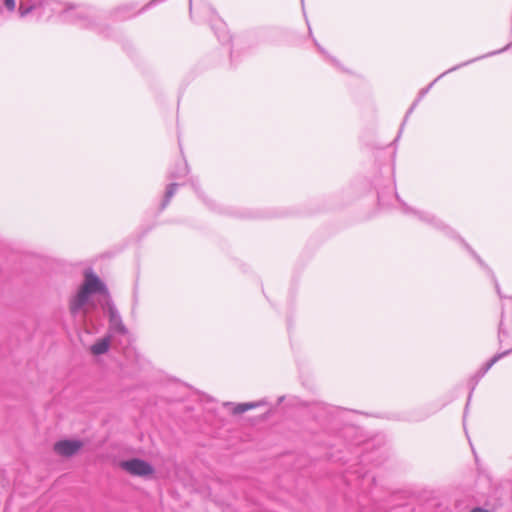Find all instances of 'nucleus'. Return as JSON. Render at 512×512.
Here are the masks:
<instances>
[{
    "instance_id": "f257e3e1",
    "label": "nucleus",
    "mask_w": 512,
    "mask_h": 512,
    "mask_svg": "<svg viewBox=\"0 0 512 512\" xmlns=\"http://www.w3.org/2000/svg\"><path fill=\"white\" fill-rule=\"evenodd\" d=\"M62 21L80 28L102 32L100 18L95 10L84 5H69L61 12Z\"/></svg>"
},
{
    "instance_id": "f03ea898",
    "label": "nucleus",
    "mask_w": 512,
    "mask_h": 512,
    "mask_svg": "<svg viewBox=\"0 0 512 512\" xmlns=\"http://www.w3.org/2000/svg\"><path fill=\"white\" fill-rule=\"evenodd\" d=\"M394 194H395L396 199L398 200V202L400 203V205L402 207L403 213L415 215L420 221L431 225L435 229L444 231L448 236H451V237L456 236L455 231L453 229H451L449 226H447L441 219H439L438 217H436L435 215H433L429 212L418 211V210L412 209L411 207H409L406 203H404L400 199L399 195L396 192H394Z\"/></svg>"
},
{
    "instance_id": "7ed1b4c3",
    "label": "nucleus",
    "mask_w": 512,
    "mask_h": 512,
    "mask_svg": "<svg viewBox=\"0 0 512 512\" xmlns=\"http://www.w3.org/2000/svg\"><path fill=\"white\" fill-rule=\"evenodd\" d=\"M103 310L108 317L110 334H127L128 330L124 325L121 315L112 300L108 297L103 304Z\"/></svg>"
},
{
    "instance_id": "20e7f679",
    "label": "nucleus",
    "mask_w": 512,
    "mask_h": 512,
    "mask_svg": "<svg viewBox=\"0 0 512 512\" xmlns=\"http://www.w3.org/2000/svg\"><path fill=\"white\" fill-rule=\"evenodd\" d=\"M512 352V348L509 349V350H506L504 352H501V353H497L495 354L488 362H486L470 379H469V382H468V385L470 386V393L468 395V399H467V403H466V408L468 407L470 401H471V398H472V393L473 391L475 390L478 382L480 381V379L491 369V367L496 363L498 362L500 359L506 357L507 355H509L510 353Z\"/></svg>"
},
{
    "instance_id": "39448f33",
    "label": "nucleus",
    "mask_w": 512,
    "mask_h": 512,
    "mask_svg": "<svg viewBox=\"0 0 512 512\" xmlns=\"http://www.w3.org/2000/svg\"><path fill=\"white\" fill-rule=\"evenodd\" d=\"M121 467L129 474L134 476L145 477L151 475L154 472L151 464L138 458L123 461L121 463Z\"/></svg>"
},
{
    "instance_id": "423d86ee",
    "label": "nucleus",
    "mask_w": 512,
    "mask_h": 512,
    "mask_svg": "<svg viewBox=\"0 0 512 512\" xmlns=\"http://www.w3.org/2000/svg\"><path fill=\"white\" fill-rule=\"evenodd\" d=\"M511 46V44H508L506 45L504 48L500 49V50H496V51H492V52H489L485 55H482V56H479V57H476L474 59H471V60H468L466 62H463L461 64H458L450 69H448L447 71L443 72L442 74H440L433 82H431L427 87L423 88L420 90L419 92V95H418V100L420 101L428 92L429 90L432 88V86L435 84V82H437L440 78H442L443 76H445L446 74L448 73H451L453 71H456L458 69H460L461 67H464V66H467L475 61H478L480 59H483V58H486V57H490V56H493V55H497V54H500L504 51H506L509 47Z\"/></svg>"
},
{
    "instance_id": "0eeeda50",
    "label": "nucleus",
    "mask_w": 512,
    "mask_h": 512,
    "mask_svg": "<svg viewBox=\"0 0 512 512\" xmlns=\"http://www.w3.org/2000/svg\"><path fill=\"white\" fill-rule=\"evenodd\" d=\"M89 297L85 291L79 288L78 292L70 299L69 311L74 318L80 316L83 320L86 317L85 306Z\"/></svg>"
},
{
    "instance_id": "6e6552de",
    "label": "nucleus",
    "mask_w": 512,
    "mask_h": 512,
    "mask_svg": "<svg viewBox=\"0 0 512 512\" xmlns=\"http://www.w3.org/2000/svg\"><path fill=\"white\" fill-rule=\"evenodd\" d=\"M80 288L89 296L94 293H104L108 295L105 284L93 273H86L84 283Z\"/></svg>"
},
{
    "instance_id": "1a4fd4ad",
    "label": "nucleus",
    "mask_w": 512,
    "mask_h": 512,
    "mask_svg": "<svg viewBox=\"0 0 512 512\" xmlns=\"http://www.w3.org/2000/svg\"><path fill=\"white\" fill-rule=\"evenodd\" d=\"M82 447L79 440H62L54 445V451L61 456L70 457L76 454Z\"/></svg>"
},
{
    "instance_id": "9d476101",
    "label": "nucleus",
    "mask_w": 512,
    "mask_h": 512,
    "mask_svg": "<svg viewBox=\"0 0 512 512\" xmlns=\"http://www.w3.org/2000/svg\"><path fill=\"white\" fill-rule=\"evenodd\" d=\"M461 242L463 243L464 247L469 251V253L475 258V260L479 263V265L485 269L489 275L493 278L494 282H495V288L497 290V293L500 295V287H499V284L495 278V275L493 273V271L488 267V265L481 259V257L463 240V239H460Z\"/></svg>"
},
{
    "instance_id": "9b49d317",
    "label": "nucleus",
    "mask_w": 512,
    "mask_h": 512,
    "mask_svg": "<svg viewBox=\"0 0 512 512\" xmlns=\"http://www.w3.org/2000/svg\"><path fill=\"white\" fill-rule=\"evenodd\" d=\"M110 342V335L97 340L90 348L91 353L94 355H102L106 353L110 347Z\"/></svg>"
},
{
    "instance_id": "f8f14e48",
    "label": "nucleus",
    "mask_w": 512,
    "mask_h": 512,
    "mask_svg": "<svg viewBox=\"0 0 512 512\" xmlns=\"http://www.w3.org/2000/svg\"><path fill=\"white\" fill-rule=\"evenodd\" d=\"M267 404L268 403L265 399H262L259 401H254V402L239 403V404L235 405V407L233 409V414L239 415V414H242L250 409H254V408L264 406Z\"/></svg>"
},
{
    "instance_id": "ddd939ff",
    "label": "nucleus",
    "mask_w": 512,
    "mask_h": 512,
    "mask_svg": "<svg viewBox=\"0 0 512 512\" xmlns=\"http://www.w3.org/2000/svg\"><path fill=\"white\" fill-rule=\"evenodd\" d=\"M178 186H179V184H177V183H171L170 185L167 186L166 192L164 195V199L160 206V210H164L167 207L170 200L175 195Z\"/></svg>"
},
{
    "instance_id": "4468645a",
    "label": "nucleus",
    "mask_w": 512,
    "mask_h": 512,
    "mask_svg": "<svg viewBox=\"0 0 512 512\" xmlns=\"http://www.w3.org/2000/svg\"><path fill=\"white\" fill-rule=\"evenodd\" d=\"M189 172L188 165L186 161H183L182 163L178 164L175 169H173L170 172V178L172 179H180L182 177H185Z\"/></svg>"
},
{
    "instance_id": "2eb2a0df",
    "label": "nucleus",
    "mask_w": 512,
    "mask_h": 512,
    "mask_svg": "<svg viewBox=\"0 0 512 512\" xmlns=\"http://www.w3.org/2000/svg\"><path fill=\"white\" fill-rule=\"evenodd\" d=\"M314 43H315V46L317 47L318 51L325 58V60H327L330 64H332L336 68L342 69L339 61L336 58H334L330 54H328V52L316 40H314Z\"/></svg>"
},
{
    "instance_id": "dca6fc26",
    "label": "nucleus",
    "mask_w": 512,
    "mask_h": 512,
    "mask_svg": "<svg viewBox=\"0 0 512 512\" xmlns=\"http://www.w3.org/2000/svg\"><path fill=\"white\" fill-rule=\"evenodd\" d=\"M219 32H216V35L218 37V39L221 41V42H228L230 40V36L228 35V33L226 32L225 30V25L223 23H220L219 24V28H218Z\"/></svg>"
},
{
    "instance_id": "f3484780",
    "label": "nucleus",
    "mask_w": 512,
    "mask_h": 512,
    "mask_svg": "<svg viewBox=\"0 0 512 512\" xmlns=\"http://www.w3.org/2000/svg\"><path fill=\"white\" fill-rule=\"evenodd\" d=\"M34 7V5H26L23 1H21L19 5L20 16L25 17L34 9Z\"/></svg>"
},
{
    "instance_id": "a211bd4d",
    "label": "nucleus",
    "mask_w": 512,
    "mask_h": 512,
    "mask_svg": "<svg viewBox=\"0 0 512 512\" xmlns=\"http://www.w3.org/2000/svg\"><path fill=\"white\" fill-rule=\"evenodd\" d=\"M3 4L7 8V10H9L11 12L15 10V7H16L15 0H3Z\"/></svg>"
},
{
    "instance_id": "6ab92c4d",
    "label": "nucleus",
    "mask_w": 512,
    "mask_h": 512,
    "mask_svg": "<svg viewBox=\"0 0 512 512\" xmlns=\"http://www.w3.org/2000/svg\"><path fill=\"white\" fill-rule=\"evenodd\" d=\"M419 103V100L416 99L412 106L409 108V110L407 111L406 115H405V118H404V122L402 124V126L405 124L406 120L408 119V117L410 116V114L413 112V110L415 109V107L417 106V104Z\"/></svg>"
},
{
    "instance_id": "aec40b11",
    "label": "nucleus",
    "mask_w": 512,
    "mask_h": 512,
    "mask_svg": "<svg viewBox=\"0 0 512 512\" xmlns=\"http://www.w3.org/2000/svg\"><path fill=\"white\" fill-rule=\"evenodd\" d=\"M419 103V100L416 99L412 106L409 108V110L407 111L406 115H405V118H404V122L402 124V126L405 124L406 120L408 119V117L410 116V114L413 112V110L415 109V107L417 106V104Z\"/></svg>"
},
{
    "instance_id": "412c9836",
    "label": "nucleus",
    "mask_w": 512,
    "mask_h": 512,
    "mask_svg": "<svg viewBox=\"0 0 512 512\" xmlns=\"http://www.w3.org/2000/svg\"><path fill=\"white\" fill-rule=\"evenodd\" d=\"M378 202L380 205H384V196L382 193H378Z\"/></svg>"
},
{
    "instance_id": "4be33fe9",
    "label": "nucleus",
    "mask_w": 512,
    "mask_h": 512,
    "mask_svg": "<svg viewBox=\"0 0 512 512\" xmlns=\"http://www.w3.org/2000/svg\"><path fill=\"white\" fill-rule=\"evenodd\" d=\"M471 512H488L487 510L483 509V508H480V507H476V508H473L471 510Z\"/></svg>"
},
{
    "instance_id": "5701e85b",
    "label": "nucleus",
    "mask_w": 512,
    "mask_h": 512,
    "mask_svg": "<svg viewBox=\"0 0 512 512\" xmlns=\"http://www.w3.org/2000/svg\"><path fill=\"white\" fill-rule=\"evenodd\" d=\"M133 301H134V305H135V304L137 303V301H138L136 288L134 289V292H133Z\"/></svg>"
},
{
    "instance_id": "b1692460",
    "label": "nucleus",
    "mask_w": 512,
    "mask_h": 512,
    "mask_svg": "<svg viewBox=\"0 0 512 512\" xmlns=\"http://www.w3.org/2000/svg\"><path fill=\"white\" fill-rule=\"evenodd\" d=\"M189 1V10H190V15L192 14V2L193 0H188Z\"/></svg>"
},
{
    "instance_id": "393cba45",
    "label": "nucleus",
    "mask_w": 512,
    "mask_h": 512,
    "mask_svg": "<svg viewBox=\"0 0 512 512\" xmlns=\"http://www.w3.org/2000/svg\"><path fill=\"white\" fill-rule=\"evenodd\" d=\"M192 185H193V187H194L195 191L198 193V192H199V190H198L197 185H196V184H194V183H193Z\"/></svg>"
},
{
    "instance_id": "a878e982",
    "label": "nucleus",
    "mask_w": 512,
    "mask_h": 512,
    "mask_svg": "<svg viewBox=\"0 0 512 512\" xmlns=\"http://www.w3.org/2000/svg\"><path fill=\"white\" fill-rule=\"evenodd\" d=\"M283 399H284V397H283V396H282V397H280V398H279V403H280V402H282V401H283Z\"/></svg>"
}]
</instances>
